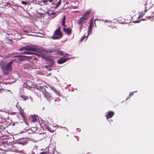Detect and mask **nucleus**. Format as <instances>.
Wrapping results in <instances>:
<instances>
[{
    "mask_svg": "<svg viewBox=\"0 0 154 154\" xmlns=\"http://www.w3.org/2000/svg\"><path fill=\"white\" fill-rule=\"evenodd\" d=\"M25 54H32V52H25Z\"/></svg>",
    "mask_w": 154,
    "mask_h": 154,
    "instance_id": "nucleus-24",
    "label": "nucleus"
},
{
    "mask_svg": "<svg viewBox=\"0 0 154 154\" xmlns=\"http://www.w3.org/2000/svg\"><path fill=\"white\" fill-rule=\"evenodd\" d=\"M49 87L51 89V90L54 91V92L56 94V95L59 96H60V94L59 92L56 90L54 89V88L50 86H49Z\"/></svg>",
    "mask_w": 154,
    "mask_h": 154,
    "instance_id": "nucleus-14",
    "label": "nucleus"
},
{
    "mask_svg": "<svg viewBox=\"0 0 154 154\" xmlns=\"http://www.w3.org/2000/svg\"><path fill=\"white\" fill-rule=\"evenodd\" d=\"M103 20V21H104V20Z\"/></svg>",
    "mask_w": 154,
    "mask_h": 154,
    "instance_id": "nucleus-40",
    "label": "nucleus"
},
{
    "mask_svg": "<svg viewBox=\"0 0 154 154\" xmlns=\"http://www.w3.org/2000/svg\"><path fill=\"white\" fill-rule=\"evenodd\" d=\"M24 86L28 89L35 87V85H34L32 82L29 81H27L24 82Z\"/></svg>",
    "mask_w": 154,
    "mask_h": 154,
    "instance_id": "nucleus-4",
    "label": "nucleus"
},
{
    "mask_svg": "<svg viewBox=\"0 0 154 154\" xmlns=\"http://www.w3.org/2000/svg\"><path fill=\"white\" fill-rule=\"evenodd\" d=\"M40 154H48V153L46 152H42Z\"/></svg>",
    "mask_w": 154,
    "mask_h": 154,
    "instance_id": "nucleus-28",
    "label": "nucleus"
},
{
    "mask_svg": "<svg viewBox=\"0 0 154 154\" xmlns=\"http://www.w3.org/2000/svg\"><path fill=\"white\" fill-rule=\"evenodd\" d=\"M86 37V36H84L81 39V41H83L84 39Z\"/></svg>",
    "mask_w": 154,
    "mask_h": 154,
    "instance_id": "nucleus-23",
    "label": "nucleus"
},
{
    "mask_svg": "<svg viewBox=\"0 0 154 154\" xmlns=\"http://www.w3.org/2000/svg\"><path fill=\"white\" fill-rule=\"evenodd\" d=\"M64 55L63 56H66V55H68V54L67 53H65L64 52Z\"/></svg>",
    "mask_w": 154,
    "mask_h": 154,
    "instance_id": "nucleus-29",
    "label": "nucleus"
},
{
    "mask_svg": "<svg viewBox=\"0 0 154 154\" xmlns=\"http://www.w3.org/2000/svg\"><path fill=\"white\" fill-rule=\"evenodd\" d=\"M98 20V19H95V21H96V20Z\"/></svg>",
    "mask_w": 154,
    "mask_h": 154,
    "instance_id": "nucleus-38",
    "label": "nucleus"
},
{
    "mask_svg": "<svg viewBox=\"0 0 154 154\" xmlns=\"http://www.w3.org/2000/svg\"><path fill=\"white\" fill-rule=\"evenodd\" d=\"M12 61L6 65L5 63L2 61H0V68L4 75H7L11 72L12 68L11 65Z\"/></svg>",
    "mask_w": 154,
    "mask_h": 154,
    "instance_id": "nucleus-1",
    "label": "nucleus"
},
{
    "mask_svg": "<svg viewBox=\"0 0 154 154\" xmlns=\"http://www.w3.org/2000/svg\"><path fill=\"white\" fill-rule=\"evenodd\" d=\"M147 10H145L144 11H143V12H145V13L147 11Z\"/></svg>",
    "mask_w": 154,
    "mask_h": 154,
    "instance_id": "nucleus-33",
    "label": "nucleus"
},
{
    "mask_svg": "<svg viewBox=\"0 0 154 154\" xmlns=\"http://www.w3.org/2000/svg\"><path fill=\"white\" fill-rule=\"evenodd\" d=\"M105 21H106V22H108L109 20H106Z\"/></svg>",
    "mask_w": 154,
    "mask_h": 154,
    "instance_id": "nucleus-37",
    "label": "nucleus"
},
{
    "mask_svg": "<svg viewBox=\"0 0 154 154\" xmlns=\"http://www.w3.org/2000/svg\"><path fill=\"white\" fill-rule=\"evenodd\" d=\"M77 130L78 131H80V130L79 129V128H77Z\"/></svg>",
    "mask_w": 154,
    "mask_h": 154,
    "instance_id": "nucleus-32",
    "label": "nucleus"
},
{
    "mask_svg": "<svg viewBox=\"0 0 154 154\" xmlns=\"http://www.w3.org/2000/svg\"><path fill=\"white\" fill-rule=\"evenodd\" d=\"M114 114V112H113L112 111H109L105 116L106 119H108L109 118L112 117Z\"/></svg>",
    "mask_w": 154,
    "mask_h": 154,
    "instance_id": "nucleus-8",
    "label": "nucleus"
},
{
    "mask_svg": "<svg viewBox=\"0 0 154 154\" xmlns=\"http://www.w3.org/2000/svg\"><path fill=\"white\" fill-rule=\"evenodd\" d=\"M69 59V58H66L64 57H63L61 58H60L58 60V63L59 64H62L66 61L68 60Z\"/></svg>",
    "mask_w": 154,
    "mask_h": 154,
    "instance_id": "nucleus-10",
    "label": "nucleus"
},
{
    "mask_svg": "<svg viewBox=\"0 0 154 154\" xmlns=\"http://www.w3.org/2000/svg\"><path fill=\"white\" fill-rule=\"evenodd\" d=\"M140 14L139 16L138 17V18L139 19L140 17H141L143 16L145 14V12H140Z\"/></svg>",
    "mask_w": 154,
    "mask_h": 154,
    "instance_id": "nucleus-21",
    "label": "nucleus"
},
{
    "mask_svg": "<svg viewBox=\"0 0 154 154\" xmlns=\"http://www.w3.org/2000/svg\"><path fill=\"white\" fill-rule=\"evenodd\" d=\"M20 97H21L24 100H26L29 98L28 97L23 95H21L20 96Z\"/></svg>",
    "mask_w": 154,
    "mask_h": 154,
    "instance_id": "nucleus-16",
    "label": "nucleus"
},
{
    "mask_svg": "<svg viewBox=\"0 0 154 154\" xmlns=\"http://www.w3.org/2000/svg\"><path fill=\"white\" fill-rule=\"evenodd\" d=\"M26 48H26V46H25V47H23L22 48H20L19 49V50H20V51H23V50H27Z\"/></svg>",
    "mask_w": 154,
    "mask_h": 154,
    "instance_id": "nucleus-19",
    "label": "nucleus"
},
{
    "mask_svg": "<svg viewBox=\"0 0 154 154\" xmlns=\"http://www.w3.org/2000/svg\"><path fill=\"white\" fill-rule=\"evenodd\" d=\"M24 32H27V33L28 32L27 31H24Z\"/></svg>",
    "mask_w": 154,
    "mask_h": 154,
    "instance_id": "nucleus-34",
    "label": "nucleus"
},
{
    "mask_svg": "<svg viewBox=\"0 0 154 154\" xmlns=\"http://www.w3.org/2000/svg\"><path fill=\"white\" fill-rule=\"evenodd\" d=\"M134 94V92H131L129 94V96L130 97L131 96L133 95Z\"/></svg>",
    "mask_w": 154,
    "mask_h": 154,
    "instance_id": "nucleus-27",
    "label": "nucleus"
},
{
    "mask_svg": "<svg viewBox=\"0 0 154 154\" xmlns=\"http://www.w3.org/2000/svg\"><path fill=\"white\" fill-rule=\"evenodd\" d=\"M93 26V22L92 21V19L91 20L90 23V24L88 27V34L87 35V38H88V35H89L90 33L91 32Z\"/></svg>",
    "mask_w": 154,
    "mask_h": 154,
    "instance_id": "nucleus-7",
    "label": "nucleus"
},
{
    "mask_svg": "<svg viewBox=\"0 0 154 154\" xmlns=\"http://www.w3.org/2000/svg\"><path fill=\"white\" fill-rule=\"evenodd\" d=\"M140 20H145V19H141Z\"/></svg>",
    "mask_w": 154,
    "mask_h": 154,
    "instance_id": "nucleus-36",
    "label": "nucleus"
},
{
    "mask_svg": "<svg viewBox=\"0 0 154 154\" xmlns=\"http://www.w3.org/2000/svg\"><path fill=\"white\" fill-rule=\"evenodd\" d=\"M63 31L68 35L70 34L72 32V30L70 28H63Z\"/></svg>",
    "mask_w": 154,
    "mask_h": 154,
    "instance_id": "nucleus-12",
    "label": "nucleus"
},
{
    "mask_svg": "<svg viewBox=\"0 0 154 154\" xmlns=\"http://www.w3.org/2000/svg\"><path fill=\"white\" fill-rule=\"evenodd\" d=\"M46 68L47 69V70H49V71H51V68L50 67H47V66H45Z\"/></svg>",
    "mask_w": 154,
    "mask_h": 154,
    "instance_id": "nucleus-22",
    "label": "nucleus"
},
{
    "mask_svg": "<svg viewBox=\"0 0 154 154\" xmlns=\"http://www.w3.org/2000/svg\"><path fill=\"white\" fill-rule=\"evenodd\" d=\"M27 50L35 51H36L37 48L35 45H30L26 46Z\"/></svg>",
    "mask_w": 154,
    "mask_h": 154,
    "instance_id": "nucleus-6",
    "label": "nucleus"
},
{
    "mask_svg": "<svg viewBox=\"0 0 154 154\" xmlns=\"http://www.w3.org/2000/svg\"><path fill=\"white\" fill-rule=\"evenodd\" d=\"M15 58L16 59L12 60V62L13 61L15 60L17 63H19L21 62L23 59V57L22 56H17L15 57Z\"/></svg>",
    "mask_w": 154,
    "mask_h": 154,
    "instance_id": "nucleus-9",
    "label": "nucleus"
},
{
    "mask_svg": "<svg viewBox=\"0 0 154 154\" xmlns=\"http://www.w3.org/2000/svg\"><path fill=\"white\" fill-rule=\"evenodd\" d=\"M65 16H64L63 18V19L62 21V25L64 27H65L66 25L65 24Z\"/></svg>",
    "mask_w": 154,
    "mask_h": 154,
    "instance_id": "nucleus-15",
    "label": "nucleus"
},
{
    "mask_svg": "<svg viewBox=\"0 0 154 154\" xmlns=\"http://www.w3.org/2000/svg\"><path fill=\"white\" fill-rule=\"evenodd\" d=\"M45 127L46 129L51 132L54 131L55 130V127L54 125H45Z\"/></svg>",
    "mask_w": 154,
    "mask_h": 154,
    "instance_id": "nucleus-5",
    "label": "nucleus"
},
{
    "mask_svg": "<svg viewBox=\"0 0 154 154\" xmlns=\"http://www.w3.org/2000/svg\"><path fill=\"white\" fill-rule=\"evenodd\" d=\"M47 2H51L53 0L55 2V1H57V2L55 4V5H56V8H57L58 7V6L60 5L61 4V2L60 0H47Z\"/></svg>",
    "mask_w": 154,
    "mask_h": 154,
    "instance_id": "nucleus-11",
    "label": "nucleus"
},
{
    "mask_svg": "<svg viewBox=\"0 0 154 154\" xmlns=\"http://www.w3.org/2000/svg\"><path fill=\"white\" fill-rule=\"evenodd\" d=\"M14 75H13V77L15 78L16 80L19 78V75L17 73H16L15 74H14Z\"/></svg>",
    "mask_w": 154,
    "mask_h": 154,
    "instance_id": "nucleus-17",
    "label": "nucleus"
},
{
    "mask_svg": "<svg viewBox=\"0 0 154 154\" xmlns=\"http://www.w3.org/2000/svg\"><path fill=\"white\" fill-rule=\"evenodd\" d=\"M56 14V13H52V14H52V15L54 14Z\"/></svg>",
    "mask_w": 154,
    "mask_h": 154,
    "instance_id": "nucleus-35",
    "label": "nucleus"
},
{
    "mask_svg": "<svg viewBox=\"0 0 154 154\" xmlns=\"http://www.w3.org/2000/svg\"><path fill=\"white\" fill-rule=\"evenodd\" d=\"M42 2H43L44 3H46L47 2V0H42Z\"/></svg>",
    "mask_w": 154,
    "mask_h": 154,
    "instance_id": "nucleus-25",
    "label": "nucleus"
},
{
    "mask_svg": "<svg viewBox=\"0 0 154 154\" xmlns=\"http://www.w3.org/2000/svg\"><path fill=\"white\" fill-rule=\"evenodd\" d=\"M151 7H152V6H151V7H150L149 8H148V9H149V8H151Z\"/></svg>",
    "mask_w": 154,
    "mask_h": 154,
    "instance_id": "nucleus-39",
    "label": "nucleus"
},
{
    "mask_svg": "<svg viewBox=\"0 0 154 154\" xmlns=\"http://www.w3.org/2000/svg\"><path fill=\"white\" fill-rule=\"evenodd\" d=\"M43 94L45 96V97L47 99H49L51 97V94L48 92H46L45 91L44 92H43Z\"/></svg>",
    "mask_w": 154,
    "mask_h": 154,
    "instance_id": "nucleus-13",
    "label": "nucleus"
},
{
    "mask_svg": "<svg viewBox=\"0 0 154 154\" xmlns=\"http://www.w3.org/2000/svg\"><path fill=\"white\" fill-rule=\"evenodd\" d=\"M59 54H60L61 55L63 56L64 55V52L62 51H60L58 52Z\"/></svg>",
    "mask_w": 154,
    "mask_h": 154,
    "instance_id": "nucleus-20",
    "label": "nucleus"
},
{
    "mask_svg": "<svg viewBox=\"0 0 154 154\" xmlns=\"http://www.w3.org/2000/svg\"><path fill=\"white\" fill-rule=\"evenodd\" d=\"M60 27H59L55 31L54 33L52 36L53 39H58L62 37V34L60 31Z\"/></svg>",
    "mask_w": 154,
    "mask_h": 154,
    "instance_id": "nucleus-3",
    "label": "nucleus"
},
{
    "mask_svg": "<svg viewBox=\"0 0 154 154\" xmlns=\"http://www.w3.org/2000/svg\"><path fill=\"white\" fill-rule=\"evenodd\" d=\"M50 61L52 63H53V59H51Z\"/></svg>",
    "mask_w": 154,
    "mask_h": 154,
    "instance_id": "nucleus-31",
    "label": "nucleus"
},
{
    "mask_svg": "<svg viewBox=\"0 0 154 154\" xmlns=\"http://www.w3.org/2000/svg\"><path fill=\"white\" fill-rule=\"evenodd\" d=\"M22 3L24 5H26V2L24 1H22Z\"/></svg>",
    "mask_w": 154,
    "mask_h": 154,
    "instance_id": "nucleus-26",
    "label": "nucleus"
},
{
    "mask_svg": "<svg viewBox=\"0 0 154 154\" xmlns=\"http://www.w3.org/2000/svg\"><path fill=\"white\" fill-rule=\"evenodd\" d=\"M32 120L33 122H34L36 121V119L34 116L32 115Z\"/></svg>",
    "mask_w": 154,
    "mask_h": 154,
    "instance_id": "nucleus-18",
    "label": "nucleus"
},
{
    "mask_svg": "<svg viewBox=\"0 0 154 154\" xmlns=\"http://www.w3.org/2000/svg\"><path fill=\"white\" fill-rule=\"evenodd\" d=\"M139 22H140V21H134V22L135 23H139Z\"/></svg>",
    "mask_w": 154,
    "mask_h": 154,
    "instance_id": "nucleus-30",
    "label": "nucleus"
},
{
    "mask_svg": "<svg viewBox=\"0 0 154 154\" xmlns=\"http://www.w3.org/2000/svg\"><path fill=\"white\" fill-rule=\"evenodd\" d=\"M91 11V10H89L86 11L83 17H81L79 20L78 23L79 24V28L80 31H81L82 28L83 23H85L86 22L85 21L87 20L88 17V15L90 13Z\"/></svg>",
    "mask_w": 154,
    "mask_h": 154,
    "instance_id": "nucleus-2",
    "label": "nucleus"
}]
</instances>
